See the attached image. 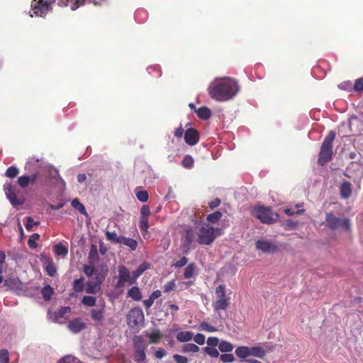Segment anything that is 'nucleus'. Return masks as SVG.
Here are the masks:
<instances>
[{
	"label": "nucleus",
	"mask_w": 363,
	"mask_h": 363,
	"mask_svg": "<svg viewBox=\"0 0 363 363\" xmlns=\"http://www.w3.org/2000/svg\"><path fill=\"white\" fill-rule=\"evenodd\" d=\"M31 8L33 11V13H30L31 17L34 15L36 16H43L49 11L50 5L47 1L43 2V0H33Z\"/></svg>",
	"instance_id": "9"
},
{
	"label": "nucleus",
	"mask_w": 363,
	"mask_h": 363,
	"mask_svg": "<svg viewBox=\"0 0 363 363\" xmlns=\"http://www.w3.org/2000/svg\"><path fill=\"white\" fill-rule=\"evenodd\" d=\"M238 82L228 77H216L211 81L207 91L211 99L223 102L233 99L239 92Z\"/></svg>",
	"instance_id": "1"
},
{
	"label": "nucleus",
	"mask_w": 363,
	"mask_h": 363,
	"mask_svg": "<svg viewBox=\"0 0 363 363\" xmlns=\"http://www.w3.org/2000/svg\"><path fill=\"white\" fill-rule=\"evenodd\" d=\"M176 286L175 281L172 280L167 284H165L163 286V289L164 292H169L174 289Z\"/></svg>",
	"instance_id": "57"
},
{
	"label": "nucleus",
	"mask_w": 363,
	"mask_h": 363,
	"mask_svg": "<svg viewBox=\"0 0 363 363\" xmlns=\"http://www.w3.org/2000/svg\"><path fill=\"white\" fill-rule=\"evenodd\" d=\"M335 136V135L333 131L330 132L323 143L318 158V163L320 165L325 164L331 158L333 154V142Z\"/></svg>",
	"instance_id": "5"
},
{
	"label": "nucleus",
	"mask_w": 363,
	"mask_h": 363,
	"mask_svg": "<svg viewBox=\"0 0 363 363\" xmlns=\"http://www.w3.org/2000/svg\"><path fill=\"white\" fill-rule=\"evenodd\" d=\"M150 268V264L147 262H143L138 269L133 272V276L135 281L136 279L147 269Z\"/></svg>",
	"instance_id": "27"
},
{
	"label": "nucleus",
	"mask_w": 363,
	"mask_h": 363,
	"mask_svg": "<svg viewBox=\"0 0 363 363\" xmlns=\"http://www.w3.org/2000/svg\"><path fill=\"white\" fill-rule=\"evenodd\" d=\"M45 269L47 272V273L51 276L53 277L56 273V268L55 265L53 264V262L51 259H47L45 262Z\"/></svg>",
	"instance_id": "35"
},
{
	"label": "nucleus",
	"mask_w": 363,
	"mask_h": 363,
	"mask_svg": "<svg viewBox=\"0 0 363 363\" xmlns=\"http://www.w3.org/2000/svg\"><path fill=\"white\" fill-rule=\"evenodd\" d=\"M220 360L224 363L233 362L235 361V357L233 354H223L220 355Z\"/></svg>",
	"instance_id": "49"
},
{
	"label": "nucleus",
	"mask_w": 363,
	"mask_h": 363,
	"mask_svg": "<svg viewBox=\"0 0 363 363\" xmlns=\"http://www.w3.org/2000/svg\"><path fill=\"white\" fill-rule=\"evenodd\" d=\"M353 89L356 91H363V78H359L354 82Z\"/></svg>",
	"instance_id": "53"
},
{
	"label": "nucleus",
	"mask_w": 363,
	"mask_h": 363,
	"mask_svg": "<svg viewBox=\"0 0 363 363\" xmlns=\"http://www.w3.org/2000/svg\"><path fill=\"white\" fill-rule=\"evenodd\" d=\"M271 350L272 348L268 346H265L264 347L261 346L250 347V356L262 359L266 355L267 351Z\"/></svg>",
	"instance_id": "16"
},
{
	"label": "nucleus",
	"mask_w": 363,
	"mask_h": 363,
	"mask_svg": "<svg viewBox=\"0 0 363 363\" xmlns=\"http://www.w3.org/2000/svg\"><path fill=\"white\" fill-rule=\"evenodd\" d=\"M221 233L222 230L220 228L203 223L199 230L197 242L201 245H210Z\"/></svg>",
	"instance_id": "2"
},
{
	"label": "nucleus",
	"mask_w": 363,
	"mask_h": 363,
	"mask_svg": "<svg viewBox=\"0 0 363 363\" xmlns=\"http://www.w3.org/2000/svg\"><path fill=\"white\" fill-rule=\"evenodd\" d=\"M106 0H60V4L69 6L72 10H75L86 3H92L94 5H99Z\"/></svg>",
	"instance_id": "12"
},
{
	"label": "nucleus",
	"mask_w": 363,
	"mask_h": 363,
	"mask_svg": "<svg viewBox=\"0 0 363 363\" xmlns=\"http://www.w3.org/2000/svg\"><path fill=\"white\" fill-rule=\"evenodd\" d=\"M84 272L86 276L91 277L95 273V268L91 265H86Z\"/></svg>",
	"instance_id": "61"
},
{
	"label": "nucleus",
	"mask_w": 363,
	"mask_h": 363,
	"mask_svg": "<svg viewBox=\"0 0 363 363\" xmlns=\"http://www.w3.org/2000/svg\"><path fill=\"white\" fill-rule=\"evenodd\" d=\"M19 281L16 279H9L4 282V284L9 289H13L18 288Z\"/></svg>",
	"instance_id": "46"
},
{
	"label": "nucleus",
	"mask_w": 363,
	"mask_h": 363,
	"mask_svg": "<svg viewBox=\"0 0 363 363\" xmlns=\"http://www.w3.org/2000/svg\"><path fill=\"white\" fill-rule=\"evenodd\" d=\"M72 206L79 211L82 214L87 216V213L84 206L79 201L78 199H74L72 201Z\"/></svg>",
	"instance_id": "31"
},
{
	"label": "nucleus",
	"mask_w": 363,
	"mask_h": 363,
	"mask_svg": "<svg viewBox=\"0 0 363 363\" xmlns=\"http://www.w3.org/2000/svg\"><path fill=\"white\" fill-rule=\"evenodd\" d=\"M250 347L240 346L235 349V354L240 359H245L250 356Z\"/></svg>",
	"instance_id": "21"
},
{
	"label": "nucleus",
	"mask_w": 363,
	"mask_h": 363,
	"mask_svg": "<svg viewBox=\"0 0 363 363\" xmlns=\"http://www.w3.org/2000/svg\"><path fill=\"white\" fill-rule=\"evenodd\" d=\"M252 214L262 223L267 224L273 223L279 218L278 214L272 213L270 208L264 206L255 207Z\"/></svg>",
	"instance_id": "6"
},
{
	"label": "nucleus",
	"mask_w": 363,
	"mask_h": 363,
	"mask_svg": "<svg viewBox=\"0 0 363 363\" xmlns=\"http://www.w3.org/2000/svg\"><path fill=\"white\" fill-rule=\"evenodd\" d=\"M325 225L332 230H345L348 231L350 228V220L347 218L341 219L336 217L332 213H328L326 214Z\"/></svg>",
	"instance_id": "4"
},
{
	"label": "nucleus",
	"mask_w": 363,
	"mask_h": 363,
	"mask_svg": "<svg viewBox=\"0 0 363 363\" xmlns=\"http://www.w3.org/2000/svg\"><path fill=\"white\" fill-rule=\"evenodd\" d=\"M128 295L135 301H140L142 298V295L140 289L137 286L132 287L128 291Z\"/></svg>",
	"instance_id": "29"
},
{
	"label": "nucleus",
	"mask_w": 363,
	"mask_h": 363,
	"mask_svg": "<svg viewBox=\"0 0 363 363\" xmlns=\"http://www.w3.org/2000/svg\"><path fill=\"white\" fill-rule=\"evenodd\" d=\"M0 363H9V352L6 350H0Z\"/></svg>",
	"instance_id": "51"
},
{
	"label": "nucleus",
	"mask_w": 363,
	"mask_h": 363,
	"mask_svg": "<svg viewBox=\"0 0 363 363\" xmlns=\"http://www.w3.org/2000/svg\"><path fill=\"white\" fill-rule=\"evenodd\" d=\"M160 296H161V291L160 290H156V291H153L150 295V296L147 299H145L143 301L144 306L147 308H150L152 306L155 300L158 298Z\"/></svg>",
	"instance_id": "20"
},
{
	"label": "nucleus",
	"mask_w": 363,
	"mask_h": 363,
	"mask_svg": "<svg viewBox=\"0 0 363 363\" xmlns=\"http://www.w3.org/2000/svg\"><path fill=\"white\" fill-rule=\"evenodd\" d=\"M41 294L45 300H49L53 294V289L50 286H45L42 289Z\"/></svg>",
	"instance_id": "39"
},
{
	"label": "nucleus",
	"mask_w": 363,
	"mask_h": 363,
	"mask_svg": "<svg viewBox=\"0 0 363 363\" xmlns=\"http://www.w3.org/2000/svg\"><path fill=\"white\" fill-rule=\"evenodd\" d=\"M341 196L344 199H347L352 193V186L350 182H343L340 186Z\"/></svg>",
	"instance_id": "22"
},
{
	"label": "nucleus",
	"mask_w": 363,
	"mask_h": 363,
	"mask_svg": "<svg viewBox=\"0 0 363 363\" xmlns=\"http://www.w3.org/2000/svg\"><path fill=\"white\" fill-rule=\"evenodd\" d=\"M145 335L150 339V343H157L162 337V335L157 330H154L152 332H146Z\"/></svg>",
	"instance_id": "25"
},
{
	"label": "nucleus",
	"mask_w": 363,
	"mask_h": 363,
	"mask_svg": "<svg viewBox=\"0 0 363 363\" xmlns=\"http://www.w3.org/2000/svg\"><path fill=\"white\" fill-rule=\"evenodd\" d=\"M360 123V121L359 118L357 116H352L350 118L348 121V125L351 130V131H357L359 130V125Z\"/></svg>",
	"instance_id": "34"
},
{
	"label": "nucleus",
	"mask_w": 363,
	"mask_h": 363,
	"mask_svg": "<svg viewBox=\"0 0 363 363\" xmlns=\"http://www.w3.org/2000/svg\"><path fill=\"white\" fill-rule=\"evenodd\" d=\"M194 341L199 345L205 343V336L201 333H198L195 336L193 335Z\"/></svg>",
	"instance_id": "55"
},
{
	"label": "nucleus",
	"mask_w": 363,
	"mask_h": 363,
	"mask_svg": "<svg viewBox=\"0 0 363 363\" xmlns=\"http://www.w3.org/2000/svg\"><path fill=\"white\" fill-rule=\"evenodd\" d=\"M207 345H208V347H215L216 346H218L220 342H219V340L218 338L216 337H210L207 339Z\"/></svg>",
	"instance_id": "56"
},
{
	"label": "nucleus",
	"mask_w": 363,
	"mask_h": 363,
	"mask_svg": "<svg viewBox=\"0 0 363 363\" xmlns=\"http://www.w3.org/2000/svg\"><path fill=\"white\" fill-rule=\"evenodd\" d=\"M139 227L143 235L147 233L149 228L148 218L140 217Z\"/></svg>",
	"instance_id": "33"
},
{
	"label": "nucleus",
	"mask_w": 363,
	"mask_h": 363,
	"mask_svg": "<svg viewBox=\"0 0 363 363\" xmlns=\"http://www.w3.org/2000/svg\"><path fill=\"white\" fill-rule=\"evenodd\" d=\"M143 340L140 336H137L134 338V347L135 352L134 354V359L138 363H143L145 359L146 355L145 353V347L143 345Z\"/></svg>",
	"instance_id": "10"
},
{
	"label": "nucleus",
	"mask_w": 363,
	"mask_h": 363,
	"mask_svg": "<svg viewBox=\"0 0 363 363\" xmlns=\"http://www.w3.org/2000/svg\"><path fill=\"white\" fill-rule=\"evenodd\" d=\"M50 176L53 177H57V179L63 185L65 186V182H64V180L59 176V174H58V172L57 169H54V168H51L50 169Z\"/></svg>",
	"instance_id": "58"
},
{
	"label": "nucleus",
	"mask_w": 363,
	"mask_h": 363,
	"mask_svg": "<svg viewBox=\"0 0 363 363\" xmlns=\"http://www.w3.org/2000/svg\"><path fill=\"white\" fill-rule=\"evenodd\" d=\"M39 225V222H35L31 217H28L26 218V228L27 230H31L34 225Z\"/></svg>",
	"instance_id": "54"
},
{
	"label": "nucleus",
	"mask_w": 363,
	"mask_h": 363,
	"mask_svg": "<svg viewBox=\"0 0 363 363\" xmlns=\"http://www.w3.org/2000/svg\"><path fill=\"white\" fill-rule=\"evenodd\" d=\"M135 282L133 276H131L129 270L125 266H120L118 268V281L116 286L117 288H121L125 283L133 284Z\"/></svg>",
	"instance_id": "8"
},
{
	"label": "nucleus",
	"mask_w": 363,
	"mask_h": 363,
	"mask_svg": "<svg viewBox=\"0 0 363 363\" xmlns=\"http://www.w3.org/2000/svg\"><path fill=\"white\" fill-rule=\"evenodd\" d=\"M106 239L113 243H120L121 236H118L116 232L106 231Z\"/></svg>",
	"instance_id": "36"
},
{
	"label": "nucleus",
	"mask_w": 363,
	"mask_h": 363,
	"mask_svg": "<svg viewBox=\"0 0 363 363\" xmlns=\"http://www.w3.org/2000/svg\"><path fill=\"white\" fill-rule=\"evenodd\" d=\"M222 217V214L219 211L214 212L207 216V220L211 223H216Z\"/></svg>",
	"instance_id": "38"
},
{
	"label": "nucleus",
	"mask_w": 363,
	"mask_h": 363,
	"mask_svg": "<svg viewBox=\"0 0 363 363\" xmlns=\"http://www.w3.org/2000/svg\"><path fill=\"white\" fill-rule=\"evenodd\" d=\"M4 189L7 199L13 206L23 203V200L16 196L15 188L10 183H6L4 186Z\"/></svg>",
	"instance_id": "11"
},
{
	"label": "nucleus",
	"mask_w": 363,
	"mask_h": 363,
	"mask_svg": "<svg viewBox=\"0 0 363 363\" xmlns=\"http://www.w3.org/2000/svg\"><path fill=\"white\" fill-rule=\"evenodd\" d=\"M150 210L148 206H143L140 209V217L149 218Z\"/></svg>",
	"instance_id": "62"
},
{
	"label": "nucleus",
	"mask_w": 363,
	"mask_h": 363,
	"mask_svg": "<svg viewBox=\"0 0 363 363\" xmlns=\"http://www.w3.org/2000/svg\"><path fill=\"white\" fill-rule=\"evenodd\" d=\"M85 328L86 323L80 318H74L67 324V328L72 333H78Z\"/></svg>",
	"instance_id": "14"
},
{
	"label": "nucleus",
	"mask_w": 363,
	"mask_h": 363,
	"mask_svg": "<svg viewBox=\"0 0 363 363\" xmlns=\"http://www.w3.org/2000/svg\"><path fill=\"white\" fill-rule=\"evenodd\" d=\"M230 293L227 292L223 285H219L215 290V300L212 306L216 311L225 310L230 304Z\"/></svg>",
	"instance_id": "3"
},
{
	"label": "nucleus",
	"mask_w": 363,
	"mask_h": 363,
	"mask_svg": "<svg viewBox=\"0 0 363 363\" xmlns=\"http://www.w3.org/2000/svg\"><path fill=\"white\" fill-rule=\"evenodd\" d=\"M104 308L92 309L91 311V318L97 323H101L104 319Z\"/></svg>",
	"instance_id": "23"
},
{
	"label": "nucleus",
	"mask_w": 363,
	"mask_h": 363,
	"mask_svg": "<svg viewBox=\"0 0 363 363\" xmlns=\"http://www.w3.org/2000/svg\"><path fill=\"white\" fill-rule=\"evenodd\" d=\"M338 86L341 89L350 91L352 89L353 85L350 82H344L340 84Z\"/></svg>",
	"instance_id": "64"
},
{
	"label": "nucleus",
	"mask_w": 363,
	"mask_h": 363,
	"mask_svg": "<svg viewBox=\"0 0 363 363\" xmlns=\"http://www.w3.org/2000/svg\"><path fill=\"white\" fill-rule=\"evenodd\" d=\"M40 238L38 233L33 234L28 240V245L30 248H35L37 247L36 241Z\"/></svg>",
	"instance_id": "48"
},
{
	"label": "nucleus",
	"mask_w": 363,
	"mask_h": 363,
	"mask_svg": "<svg viewBox=\"0 0 363 363\" xmlns=\"http://www.w3.org/2000/svg\"><path fill=\"white\" fill-rule=\"evenodd\" d=\"M198 116L203 120L208 119L211 116V110L206 106H202L196 111Z\"/></svg>",
	"instance_id": "26"
},
{
	"label": "nucleus",
	"mask_w": 363,
	"mask_h": 363,
	"mask_svg": "<svg viewBox=\"0 0 363 363\" xmlns=\"http://www.w3.org/2000/svg\"><path fill=\"white\" fill-rule=\"evenodd\" d=\"M173 358L175 360L176 363H188V359L184 356L174 354L173 356Z\"/></svg>",
	"instance_id": "63"
},
{
	"label": "nucleus",
	"mask_w": 363,
	"mask_h": 363,
	"mask_svg": "<svg viewBox=\"0 0 363 363\" xmlns=\"http://www.w3.org/2000/svg\"><path fill=\"white\" fill-rule=\"evenodd\" d=\"M185 142L189 145H194L199 141L198 132L192 128L186 130L184 134Z\"/></svg>",
	"instance_id": "17"
},
{
	"label": "nucleus",
	"mask_w": 363,
	"mask_h": 363,
	"mask_svg": "<svg viewBox=\"0 0 363 363\" xmlns=\"http://www.w3.org/2000/svg\"><path fill=\"white\" fill-rule=\"evenodd\" d=\"M99 289L100 287L99 284L89 282L86 285V291L89 294H96L99 291Z\"/></svg>",
	"instance_id": "43"
},
{
	"label": "nucleus",
	"mask_w": 363,
	"mask_h": 363,
	"mask_svg": "<svg viewBox=\"0 0 363 363\" xmlns=\"http://www.w3.org/2000/svg\"><path fill=\"white\" fill-rule=\"evenodd\" d=\"M82 303L87 306H94L96 304V298L91 296H85L83 297Z\"/></svg>",
	"instance_id": "41"
},
{
	"label": "nucleus",
	"mask_w": 363,
	"mask_h": 363,
	"mask_svg": "<svg viewBox=\"0 0 363 363\" xmlns=\"http://www.w3.org/2000/svg\"><path fill=\"white\" fill-rule=\"evenodd\" d=\"M18 172H19V171H18V168H16V167L11 166L7 169L5 174L6 177H8L9 178H14L18 175Z\"/></svg>",
	"instance_id": "45"
},
{
	"label": "nucleus",
	"mask_w": 363,
	"mask_h": 363,
	"mask_svg": "<svg viewBox=\"0 0 363 363\" xmlns=\"http://www.w3.org/2000/svg\"><path fill=\"white\" fill-rule=\"evenodd\" d=\"M196 242H197V238H196L194 230L192 229L187 230L182 243L184 252L187 253L191 247H194Z\"/></svg>",
	"instance_id": "13"
},
{
	"label": "nucleus",
	"mask_w": 363,
	"mask_h": 363,
	"mask_svg": "<svg viewBox=\"0 0 363 363\" xmlns=\"http://www.w3.org/2000/svg\"><path fill=\"white\" fill-rule=\"evenodd\" d=\"M137 199L141 202H146L148 200V193L146 191L140 190L136 193Z\"/></svg>",
	"instance_id": "47"
},
{
	"label": "nucleus",
	"mask_w": 363,
	"mask_h": 363,
	"mask_svg": "<svg viewBox=\"0 0 363 363\" xmlns=\"http://www.w3.org/2000/svg\"><path fill=\"white\" fill-rule=\"evenodd\" d=\"M120 244L128 247L131 250H135L138 247V242L135 240L124 236H121Z\"/></svg>",
	"instance_id": "19"
},
{
	"label": "nucleus",
	"mask_w": 363,
	"mask_h": 363,
	"mask_svg": "<svg viewBox=\"0 0 363 363\" xmlns=\"http://www.w3.org/2000/svg\"><path fill=\"white\" fill-rule=\"evenodd\" d=\"M204 352L211 357H218L220 356L218 350L215 347H205Z\"/></svg>",
	"instance_id": "42"
},
{
	"label": "nucleus",
	"mask_w": 363,
	"mask_h": 363,
	"mask_svg": "<svg viewBox=\"0 0 363 363\" xmlns=\"http://www.w3.org/2000/svg\"><path fill=\"white\" fill-rule=\"evenodd\" d=\"M30 179L29 177L26 175L21 176L18 179V184H19V186L24 188L28 186V183L30 182Z\"/></svg>",
	"instance_id": "52"
},
{
	"label": "nucleus",
	"mask_w": 363,
	"mask_h": 363,
	"mask_svg": "<svg viewBox=\"0 0 363 363\" xmlns=\"http://www.w3.org/2000/svg\"><path fill=\"white\" fill-rule=\"evenodd\" d=\"M218 349L221 352H230L234 349V346L228 341L222 340L218 345Z\"/></svg>",
	"instance_id": "28"
},
{
	"label": "nucleus",
	"mask_w": 363,
	"mask_h": 363,
	"mask_svg": "<svg viewBox=\"0 0 363 363\" xmlns=\"http://www.w3.org/2000/svg\"><path fill=\"white\" fill-rule=\"evenodd\" d=\"M199 350V347L194 343L186 344L182 347V352L184 353H196L198 352Z\"/></svg>",
	"instance_id": "32"
},
{
	"label": "nucleus",
	"mask_w": 363,
	"mask_h": 363,
	"mask_svg": "<svg viewBox=\"0 0 363 363\" xmlns=\"http://www.w3.org/2000/svg\"><path fill=\"white\" fill-rule=\"evenodd\" d=\"M195 272V265L194 264L191 263L187 265V267L184 269V277L185 279H190L191 278Z\"/></svg>",
	"instance_id": "37"
},
{
	"label": "nucleus",
	"mask_w": 363,
	"mask_h": 363,
	"mask_svg": "<svg viewBox=\"0 0 363 363\" xmlns=\"http://www.w3.org/2000/svg\"><path fill=\"white\" fill-rule=\"evenodd\" d=\"M193 338V333L190 331H182L177 333V339L181 342H186L191 340Z\"/></svg>",
	"instance_id": "24"
},
{
	"label": "nucleus",
	"mask_w": 363,
	"mask_h": 363,
	"mask_svg": "<svg viewBox=\"0 0 363 363\" xmlns=\"http://www.w3.org/2000/svg\"><path fill=\"white\" fill-rule=\"evenodd\" d=\"M54 252L57 256H63L65 257L68 253V249L62 244L59 243L55 245Z\"/></svg>",
	"instance_id": "30"
},
{
	"label": "nucleus",
	"mask_w": 363,
	"mask_h": 363,
	"mask_svg": "<svg viewBox=\"0 0 363 363\" xmlns=\"http://www.w3.org/2000/svg\"><path fill=\"white\" fill-rule=\"evenodd\" d=\"M144 313L140 308H132L127 316L128 325L131 327H135L141 325L144 322Z\"/></svg>",
	"instance_id": "7"
},
{
	"label": "nucleus",
	"mask_w": 363,
	"mask_h": 363,
	"mask_svg": "<svg viewBox=\"0 0 363 363\" xmlns=\"http://www.w3.org/2000/svg\"><path fill=\"white\" fill-rule=\"evenodd\" d=\"M199 330L210 332V333L217 331V328L216 327H214L211 325H209L206 321L201 322V323L200 324V326H199Z\"/></svg>",
	"instance_id": "40"
},
{
	"label": "nucleus",
	"mask_w": 363,
	"mask_h": 363,
	"mask_svg": "<svg viewBox=\"0 0 363 363\" xmlns=\"http://www.w3.org/2000/svg\"><path fill=\"white\" fill-rule=\"evenodd\" d=\"M58 363H82V362L73 356L67 355V356L62 358L58 362Z\"/></svg>",
	"instance_id": "44"
},
{
	"label": "nucleus",
	"mask_w": 363,
	"mask_h": 363,
	"mask_svg": "<svg viewBox=\"0 0 363 363\" xmlns=\"http://www.w3.org/2000/svg\"><path fill=\"white\" fill-rule=\"evenodd\" d=\"M188 262V259L186 257H182L179 261L172 264L174 267H182Z\"/></svg>",
	"instance_id": "59"
},
{
	"label": "nucleus",
	"mask_w": 363,
	"mask_h": 363,
	"mask_svg": "<svg viewBox=\"0 0 363 363\" xmlns=\"http://www.w3.org/2000/svg\"><path fill=\"white\" fill-rule=\"evenodd\" d=\"M194 160L189 155H186L182 160V165L186 168H191L193 166Z\"/></svg>",
	"instance_id": "50"
},
{
	"label": "nucleus",
	"mask_w": 363,
	"mask_h": 363,
	"mask_svg": "<svg viewBox=\"0 0 363 363\" xmlns=\"http://www.w3.org/2000/svg\"><path fill=\"white\" fill-rule=\"evenodd\" d=\"M256 247L264 253H272L276 250V246L274 245L265 240H259L257 241Z\"/></svg>",
	"instance_id": "15"
},
{
	"label": "nucleus",
	"mask_w": 363,
	"mask_h": 363,
	"mask_svg": "<svg viewBox=\"0 0 363 363\" xmlns=\"http://www.w3.org/2000/svg\"><path fill=\"white\" fill-rule=\"evenodd\" d=\"M71 308L69 307H62L57 311L54 313L53 315H50V318L54 322H57L59 323H63L64 320L62 318L65 315V314L70 313Z\"/></svg>",
	"instance_id": "18"
},
{
	"label": "nucleus",
	"mask_w": 363,
	"mask_h": 363,
	"mask_svg": "<svg viewBox=\"0 0 363 363\" xmlns=\"http://www.w3.org/2000/svg\"><path fill=\"white\" fill-rule=\"evenodd\" d=\"M74 289L77 292L82 291L83 289L82 279H77L74 281Z\"/></svg>",
	"instance_id": "60"
}]
</instances>
